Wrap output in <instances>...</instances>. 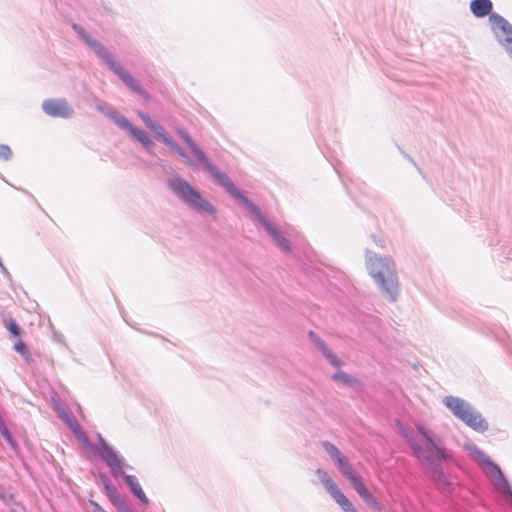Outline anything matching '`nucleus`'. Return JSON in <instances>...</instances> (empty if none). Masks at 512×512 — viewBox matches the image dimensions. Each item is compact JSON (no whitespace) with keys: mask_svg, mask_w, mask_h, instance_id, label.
I'll return each instance as SVG.
<instances>
[{"mask_svg":"<svg viewBox=\"0 0 512 512\" xmlns=\"http://www.w3.org/2000/svg\"><path fill=\"white\" fill-rule=\"evenodd\" d=\"M178 136L189 148L191 154L197 161L209 172L212 178L221 185L231 196L240 201L246 209L252 214L255 225H261L266 233L271 237L274 243L284 252L292 251L290 241L281 233L277 226L263 215L257 205L250 201L229 179V177L221 172L216 165L208 158L206 153L194 141V139L183 129H177Z\"/></svg>","mask_w":512,"mask_h":512,"instance_id":"nucleus-1","label":"nucleus"},{"mask_svg":"<svg viewBox=\"0 0 512 512\" xmlns=\"http://www.w3.org/2000/svg\"><path fill=\"white\" fill-rule=\"evenodd\" d=\"M366 266L381 295L387 301L395 302L400 294V283L393 259L367 253Z\"/></svg>","mask_w":512,"mask_h":512,"instance_id":"nucleus-2","label":"nucleus"},{"mask_svg":"<svg viewBox=\"0 0 512 512\" xmlns=\"http://www.w3.org/2000/svg\"><path fill=\"white\" fill-rule=\"evenodd\" d=\"M417 432L421 436L422 444L417 440H411L413 456L420 462L435 466L453 459L452 451L446 448L440 437L423 424L416 425Z\"/></svg>","mask_w":512,"mask_h":512,"instance_id":"nucleus-3","label":"nucleus"},{"mask_svg":"<svg viewBox=\"0 0 512 512\" xmlns=\"http://www.w3.org/2000/svg\"><path fill=\"white\" fill-rule=\"evenodd\" d=\"M97 451L101 459L108 466L111 475L114 478H118L120 476L124 477L125 483L129 487L131 493L144 505L148 504L149 500L145 495L138 479L134 475H126V469H132V466L129 465L125 458L112 446H110L103 436L98 433L97 434Z\"/></svg>","mask_w":512,"mask_h":512,"instance_id":"nucleus-4","label":"nucleus"},{"mask_svg":"<svg viewBox=\"0 0 512 512\" xmlns=\"http://www.w3.org/2000/svg\"><path fill=\"white\" fill-rule=\"evenodd\" d=\"M492 9L491 0H472L470 3V10L476 18L489 15V23L495 38L512 59V25L503 16L492 13Z\"/></svg>","mask_w":512,"mask_h":512,"instance_id":"nucleus-5","label":"nucleus"},{"mask_svg":"<svg viewBox=\"0 0 512 512\" xmlns=\"http://www.w3.org/2000/svg\"><path fill=\"white\" fill-rule=\"evenodd\" d=\"M467 455L478 464L483 472L493 479V485L512 510V486L503 471L475 444L467 442L463 445Z\"/></svg>","mask_w":512,"mask_h":512,"instance_id":"nucleus-6","label":"nucleus"},{"mask_svg":"<svg viewBox=\"0 0 512 512\" xmlns=\"http://www.w3.org/2000/svg\"><path fill=\"white\" fill-rule=\"evenodd\" d=\"M167 185L175 197L193 211L215 216L216 207L205 199L200 191L192 186L186 179L175 175L168 179Z\"/></svg>","mask_w":512,"mask_h":512,"instance_id":"nucleus-7","label":"nucleus"},{"mask_svg":"<svg viewBox=\"0 0 512 512\" xmlns=\"http://www.w3.org/2000/svg\"><path fill=\"white\" fill-rule=\"evenodd\" d=\"M441 402L455 418L475 432L484 433L489 429L486 419L469 401L458 396L448 395L444 396Z\"/></svg>","mask_w":512,"mask_h":512,"instance_id":"nucleus-8","label":"nucleus"},{"mask_svg":"<svg viewBox=\"0 0 512 512\" xmlns=\"http://www.w3.org/2000/svg\"><path fill=\"white\" fill-rule=\"evenodd\" d=\"M96 109L112 120L118 128L127 131L150 155H155L154 142L144 130L135 127L125 116L106 103L97 104Z\"/></svg>","mask_w":512,"mask_h":512,"instance_id":"nucleus-9","label":"nucleus"},{"mask_svg":"<svg viewBox=\"0 0 512 512\" xmlns=\"http://www.w3.org/2000/svg\"><path fill=\"white\" fill-rule=\"evenodd\" d=\"M154 132L155 137L165 144L172 152L178 154L184 162L191 167L193 170H197L198 166L195 160L188 154V152L182 148L165 130V128L158 124V126L152 130Z\"/></svg>","mask_w":512,"mask_h":512,"instance_id":"nucleus-10","label":"nucleus"},{"mask_svg":"<svg viewBox=\"0 0 512 512\" xmlns=\"http://www.w3.org/2000/svg\"><path fill=\"white\" fill-rule=\"evenodd\" d=\"M108 67L129 87L132 91L138 93L139 95L149 98V94L145 89L142 88L139 81H137L128 70H126L113 56L106 62Z\"/></svg>","mask_w":512,"mask_h":512,"instance_id":"nucleus-11","label":"nucleus"},{"mask_svg":"<svg viewBox=\"0 0 512 512\" xmlns=\"http://www.w3.org/2000/svg\"><path fill=\"white\" fill-rule=\"evenodd\" d=\"M45 114L54 118L69 119L74 116V109L66 99H47L42 103Z\"/></svg>","mask_w":512,"mask_h":512,"instance_id":"nucleus-12","label":"nucleus"},{"mask_svg":"<svg viewBox=\"0 0 512 512\" xmlns=\"http://www.w3.org/2000/svg\"><path fill=\"white\" fill-rule=\"evenodd\" d=\"M73 28L102 61L106 63L114 56L101 42L92 37L83 27L73 25Z\"/></svg>","mask_w":512,"mask_h":512,"instance_id":"nucleus-13","label":"nucleus"},{"mask_svg":"<svg viewBox=\"0 0 512 512\" xmlns=\"http://www.w3.org/2000/svg\"><path fill=\"white\" fill-rule=\"evenodd\" d=\"M73 28L102 61L106 63L114 56L101 42L92 37L83 27L73 25Z\"/></svg>","mask_w":512,"mask_h":512,"instance_id":"nucleus-14","label":"nucleus"},{"mask_svg":"<svg viewBox=\"0 0 512 512\" xmlns=\"http://www.w3.org/2000/svg\"><path fill=\"white\" fill-rule=\"evenodd\" d=\"M73 28L102 61L106 63L114 56L101 42L92 37L83 27L73 25Z\"/></svg>","mask_w":512,"mask_h":512,"instance_id":"nucleus-15","label":"nucleus"},{"mask_svg":"<svg viewBox=\"0 0 512 512\" xmlns=\"http://www.w3.org/2000/svg\"><path fill=\"white\" fill-rule=\"evenodd\" d=\"M308 338L331 366L337 369L344 366V361H342L315 332L310 331Z\"/></svg>","mask_w":512,"mask_h":512,"instance_id":"nucleus-16","label":"nucleus"},{"mask_svg":"<svg viewBox=\"0 0 512 512\" xmlns=\"http://www.w3.org/2000/svg\"><path fill=\"white\" fill-rule=\"evenodd\" d=\"M61 418L65 421L67 426L73 432L75 438L88 450L94 451L95 447L89 442V439L85 432L82 430L81 426L77 423L76 420L71 418L66 412L61 413Z\"/></svg>","mask_w":512,"mask_h":512,"instance_id":"nucleus-17","label":"nucleus"},{"mask_svg":"<svg viewBox=\"0 0 512 512\" xmlns=\"http://www.w3.org/2000/svg\"><path fill=\"white\" fill-rule=\"evenodd\" d=\"M316 475L336 503H338L340 500H343L345 495L325 470L317 468Z\"/></svg>","mask_w":512,"mask_h":512,"instance_id":"nucleus-18","label":"nucleus"},{"mask_svg":"<svg viewBox=\"0 0 512 512\" xmlns=\"http://www.w3.org/2000/svg\"><path fill=\"white\" fill-rule=\"evenodd\" d=\"M335 464L337 465L342 475L345 476L347 479L357 473L346 456L340 458L338 461L335 462Z\"/></svg>","mask_w":512,"mask_h":512,"instance_id":"nucleus-19","label":"nucleus"},{"mask_svg":"<svg viewBox=\"0 0 512 512\" xmlns=\"http://www.w3.org/2000/svg\"><path fill=\"white\" fill-rule=\"evenodd\" d=\"M332 379L337 382L341 383L344 386L351 387L354 386L357 383V379L353 377L352 375L347 374L346 372H343L341 370H338L333 376Z\"/></svg>","mask_w":512,"mask_h":512,"instance_id":"nucleus-20","label":"nucleus"},{"mask_svg":"<svg viewBox=\"0 0 512 512\" xmlns=\"http://www.w3.org/2000/svg\"><path fill=\"white\" fill-rule=\"evenodd\" d=\"M13 349L22 356L27 364H31L34 361L27 345L21 339L15 342Z\"/></svg>","mask_w":512,"mask_h":512,"instance_id":"nucleus-21","label":"nucleus"},{"mask_svg":"<svg viewBox=\"0 0 512 512\" xmlns=\"http://www.w3.org/2000/svg\"><path fill=\"white\" fill-rule=\"evenodd\" d=\"M359 496L363 499V501L372 507L376 511H381L382 506L381 504L376 500V498L370 493V491L366 488L364 491H362Z\"/></svg>","mask_w":512,"mask_h":512,"instance_id":"nucleus-22","label":"nucleus"},{"mask_svg":"<svg viewBox=\"0 0 512 512\" xmlns=\"http://www.w3.org/2000/svg\"><path fill=\"white\" fill-rule=\"evenodd\" d=\"M323 449L325 452L330 456V458L336 462L340 458H342L344 455L340 452V450L331 442L324 441L322 443Z\"/></svg>","mask_w":512,"mask_h":512,"instance_id":"nucleus-23","label":"nucleus"},{"mask_svg":"<svg viewBox=\"0 0 512 512\" xmlns=\"http://www.w3.org/2000/svg\"><path fill=\"white\" fill-rule=\"evenodd\" d=\"M0 434L2 437L7 441L9 446L16 451L17 450V442L12 436L11 432L9 431L8 427L6 425H2L0 427Z\"/></svg>","mask_w":512,"mask_h":512,"instance_id":"nucleus-24","label":"nucleus"},{"mask_svg":"<svg viewBox=\"0 0 512 512\" xmlns=\"http://www.w3.org/2000/svg\"><path fill=\"white\" fill-rule=\"evenodd\" d=\"M348 480L350 481L351 485L353 486L358 495L367 488L363 482L362 477L357 473L352 477L348 478Z\"/></svg>","mask_w":512,"mask_h":512,"instance_id":"nucleus-25","label":"nucleus"},{"mask_svg":"<svg viewBox=\"0 0 512 512\" xmlns=\"http://www.w3.org/2000/svg\"><path fill=\"white\" fill-rule=\"evenodd\" d=\"M5 324L12 337L18 338L22 336L23 331L17 322H5Z\"/></svg>","mask_w":512,"mask_h":512,"instance_id":"nucleus-26","label":"nucleus"},{"mask_svg":"<svg viewBox=\"0 0 512 512\" xmlns=\"http://www.w3.org/2000/svg\"><path fill=\"white\" fill-rule=\"evenodd\" d=\"M337 504L344 510V512H358L346 496Z\"/></svg>","mask_w":512,"mask_h":512,"instance_id":"nucleus-27","label":"nucleus"},{"mask_svg":"<svg viewBox=\"0 0 512 512\" xmlns=\"http://www.w3.org/2000/svg\"><path fill=\"white\" fill-rule=\"evenodd\" d=\"M107 497L115 506L124 499L118 492L117 488H114V490L108 493Z\"/></svg>","mask_w":512,"mask_h":512,"instance_id":"nucleus-28","label":"nucleus"},{"mask_svg":"<svg viewBox=\"0 0 512 512\" xmlns=\"http://www.w3.org/2000/svg\"><path fill=\"white\" fill-rule=\"evenodd\" d=\"M12 156L10 147L6 144L0 145V159L9 160Z\"/></svg>","mask_w":512,"mask_h":512,"instance_id":"nucleus-29","label":"nucleus"},{"mask_svg":"<svg viewBox=\"0 0 512 512\" xmlns=\"http://www.w3.org/2000/svg\"><path fill=\"white\" fill-rule=\"evenodd\" d=\"M401 434L403 438L407 441L408 445L411 447V440H416L415 437L413 436V433L410 430L403 428L401 430Z\"/></svg>","mask_w":512,"mask_h":512,"instance_id":"nucleus-30","label":"nucleus"},{"mask_svg":"<svg viewBox=\"0 0 512 512\" xmlns=\"http://www.w3.org/2000/svg\"><path fill=\"white\" fill-rule=\"evenodd\" d=\"M116 507L121 511V512H133L132 509L130 508L129 504L127 503V501L125 499H123L121 502H119Z\"/></svg>","mask_w":512,"mask_h":512,"instance_id":"nucleus-31","label":"nucleus"},{"mask_svg":"<svg viewBox=\"0 0 512 512\" xmlns=\"http://www.w3.org/2000/svg\"><path fill=\"white\" fill-rule=\"evenodd\" d=\"M145 126L151 131L158 126V122L154 120L152 117L148 118L146 122H144Z\"/></svg>","mask_w":512,"mask_h":512,"instance_id":"nucleus-32","label":"nucleus"},{"mask_svg":"<svg viewBox=\"0 0 512 512\" xmlns=\"http://www.w3.org/2000/svg\"><path fill=\"white\" fill-rule=\"evenodd\" d=\"M145 126L151 131L158 126V122L154 120L152 117L148 118L146 122H144Z\"/></svg>","mask_w":512,"mask_h":512,"instance_id":"nucleus-33","label":"nucleus"},{"mask_svg":"<svg viewBox=\"0 0 512 512\" xmlns=\"http://www.w3.org/2000/svg\"><path fill=\"white\" fill-rule=\"evenodd\" d=\"M145 126L151 131L158 126V122L154 120L152 117L148 118L146 122H144Z\"/></svg>","mask_w":512,"mask_h":512,"instance_id":"nucleus-34","label":"nucleus"},{"mask_svg":"<svg viewBox=\"0 0 512 512\" xmlns=\"http://www.w3.org/2000/svg\"><path fill=\"white\" fill-rule=\"evenodd\" d=\"M53 340L58 342V343H60V344H63L64 346H66L65 342H64V339H63V335L58 333V332H56V331H54V330H53Z\"/></svg>","mask_w":512,"mask_h":512,"instance_id":"nucleus-35","label":"nucleus"},{"mask_svg":"<svg viewBox=\"0 0 512 512\" xmlns=\"http://www.w3.org/2000/svg\"><path fill=\"white\" fill-rule=\"evenodd\" d=\"M89 503L93 507V512H106L96 501L89 500Z\"/></svg>","mask_w":512,"mask_h":512,"instance_id":"nucleus-36","label":"nucleus"},{"mask_svg":"<svg viewBox=\"0 0 512 512\" xmlns=\"http://www.w3.org/2000/svg\"><path fill=\"white\" fill-rule=\"evenodd\" d=\"M103 486H104V489H105L106 495H107L108 493H110L112 490H114V488H116V487L112 484V482H111V481H110V482H108V483H106V484H105V485H103Z\"/></svg>","mask_w":512,"mask_h":512,"instance_id":"nucleus-37","label":"nucleus"},{"mask_svg":"<svg viewBox=\"0 0 512 512\" xmlns=\"http://www.w3.org/2000/svg\"><path fill=\"white\" fill-rule=\"evenodd\" d=\"M138 116L143 121V123L146 122L148 120V118L151 117L149 114H147L146 112H142V111L138 112Z\"/></svg>","mask_w":512,"mask_h":512,"instance_id":"nucleus-38","label":"nucleus"},{"mask_svg":"<svg viewBox=\"0 0 512 512\" xmlns=\"http://www.w3.org/2000/svg\"><path fill=\"white\" fill-rule=\"evenodd\" d=\"M99 477H100L103 485H105L106 483L111 481L106 474L100 473Z\"/></svg>","mask_w":512,"mask_h":512,"instance_id":"nucleus-39","label":"nucleus"},{"mask_svg":"<svg viewBox=\"0 0 512 512\" xmlns=\"http://www.w3.org/2000/svg\"><path fill=\"white\" fill-rule=\"evenodd\" d=\"M49 324H50V328H51V329H53V324H52V322H49Z\"/></svg>","mask_w":512,"mask_h":512,"instance_id":"nucleus-40","label":"nucleus"}]
</instances>
